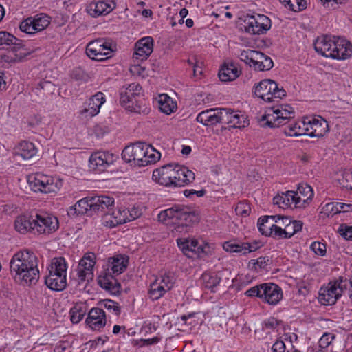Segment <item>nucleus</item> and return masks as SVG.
Listing matches in <instances>:
<instances>
[{
  "instance_id": "1",
  "label": "nucleus",
  "mask_w": 352,
  "mask_h": 352,
  "mask_svg": "<svg viewBox=\"0 0 352 352\" xmlns=\"http://www.w3.org/2000/svg\"><path fill=\"white\" fill-rule=\"evenodd\" d=\"M11 274L16 281L35 284L39 278L38 258L29 250L15 253L10 262Z\"/></svg>"
},
{
  "instance_id": "2",
  "label": "nucleus",
  "mask_w": 352,
  "mask_h": 352,
  "mask_svg": "<svg viewBox=\"0 0 352 352\" xmlns=\"http://www.w3.org/2000/svg\"><path fill=\"white\" fill-rule=\"evenodd\" d=\"M152 179L165 187H182L194 181L195 174L186 167L169 164L155 169Z\"/></svg>"
},
{
  "instance_id": "3",
  "label": "nucleus",
  "mask_w": 352,
  "mask_h": 352,
  "mask_svg": "<svg viewBox=\"0 0 352 352\" xmlns=\"http://www.w3.org/2000/svg\"><path fill=\"white\" fill-rule=\"evenodd\" d=\"M160 157L159 151L151 145L142 142L126 146L122 152V158L124 162H133L138 166L155 164Z\"/></svg>"
},
{
  "instance_id": "4",
  "label": "nucleus",
  "mask_w": 352,
  "mask_h": 352,
  "mask_svg": "<svg viewBox=\"0 0 352 352\" xmlns=\"http://www.w3.org/2000/svg\"><path fill=\"white\" fill-rule=\"evenodd\" d=\"M120 104L131 112L144 115L149 113L140 84L131 83L127 87L122 88L120 91Z\"/></svg>"
},
{
  "instance_id": "5",
  "label": "nucleus",
  "mask_w": 352,
  "mask_h": 352,
  "mask_svg": "<svg viewBox=\"0 0 352 352\" xmlns=\"http://www.w3.org/2000/svg\"><path fill=\"white\" fill-rule=\"evenodd\" d=\"M158 219L163 223L171 220L173 223L178 225L179 227H188L199 221L198 214L190 208L184 205H175L160 212Z\"/></svg>"
},
{
  "instance_id": "6",
  "label": "nucleus",
  "mask_w": 352,
  "mask_h": 352,
  "mask_svg": "<svg viewBox=\"0 0 352 352\" xmlns=\"http://www.w3.org/2000/svg\"><path fill=\"white\" fill-rule=\"evenodd\" d=\"M67 264L63 257L52 260L49 274L45 277V285L52 290L62 291L67 285Z\"/></svg>"
},
{
  "instance_id": "7",
  "label": "nucleus",
  "mask_w": 352,
  "mask_h": 352,
  "mask_svg": "<svg viewBox=\"0 0 352 352\" xmlns=\"http://www.w3.org/2000/svg\"><path fill=\"white\" fill-rule=\"evenodd\" d=\"M28 182L30 188L37 192H56L63 186V179L56 177L48 176L42 173L29 175Z\"/></svg>"
},
{
  "instance_id": "8",
  "label": "nucleus",
  "mask_w": 352,
  "mask_h": 352,
  "mask_svg": "<svg viewBox=\"0 0 352 352\" xmlns=\"http://www.w3.org/2000/svg\"><path fill=\"white\" fill-rule=\"evenodd\" d=\"M347 288V279L340 276L330 281L327 285L320 288L318 300L323 305H333L341 297L344 290Z\"/></svg>"
},
{
  "instance_id": "9",
  "label": "nucleus",
  "mask_w": 352,
  "mask_h": 352,
  "mask_svg": "<svg viewBox=\"0 0 352 352\" xmlns=\"http://www.w3.org/2000/svg\"><path fill=\"white\" fill-rule=\"evenodd\" d=\"M253 92L258 98L271 102L274 98L281 99L286 96V91L272 80L264 79L254 85Z\"/></svg>"
},
{
  "instance_id": "10",
  "label": "nucleus",
  "mask_w": 352,
  "mask_h": 352,
  "mask_svg": "<svg viewBox=\"0 0 352 352\" xmlns=\"http://www.w3.org/2000/svg\"><path fill=\"white\" fill-rule=\"evenodd\" d=\"M294 116V109L289 105H285L281 106L280 108L275 109L273 107L267 114L262 117L261 121H265L263 125L275 128L285 125Z\"/></svg>"
},
{
  "instance_id": "11",
  "label": "nucleus",
  "mask_w": 352,
  "mask_h": 352,
  "mask_svg": "<svg viewBox=\"0 0 352 352\" xmlns=\"http://www.w3.org/2000/svg\"><path fill=\"white\" fill-rule=\"evenodd\" d=\"M175 281V276L170 272L156 277L149 285L148 298L153 301L159 300L173 287Z\"/></svg>"
},
{
  "instance_id": "12",
  "label": "nucleus",
  "mask_w": 352,
  "mask_h": 352,
  "mask_svg": "<svg viewBox=\"0 0 352 352\" xmlns=\"http://www.w3.org/2000/svg\"><path fill=\"white\" fill-rule=\"evenodd\" d=\"M243 22L244 30L250 34H265L272 26L271 20L268 16L257 13L247 14Z\"/></svg>"
},
{
  "instance_id": "13",
  "label": "nucleus",
  "mask_w": 352,
  "mask_h": 352,
  "mask_svg": "<svg viewBox=\"0 0 352 352\" xmlns=\"http://www.w3.org/2000/svg\"><path fill=\"white\" fill-rule=\"evenodd\" d=\"M33 233L37 234H50L59 227L58 219L45 212H35Z\"/></svg>"
},
{
  "instance_id": "14",
  "label": "nucleus",
  "mask_w": 352,
  "mask_h": 352,
  "mask_svg": "<svg viewBox=\"0 0 352 352\" xmlns=\"http://www.w3.org/2000/svg\"><path fill=\"white\" fill-rule=\"evenodd\" d=\"M113 50L111 43L102 38L89 42L86 47V54L91 59L104 60L111 56Z\"/></svg>"
},
{
  "instance_id": "15",
  "label": "nucleus",
  "mask_w": 352,
  "mask_h": 352,
  "mask_svg": "<svg viewBox=\"0 0 352 352\" xmlns=\"http://www.w3.org/2000/svg\"><path fill=\"white\" fill-rule=\"evenodd\" d=\"M118 156L109 151H98L89 157V168L97 173L104 171L117 160Z\"/></svg>"
},
{
  "instance_id": "16",
  "label": "nucleus",
  "mask_w": 352,
  "mask_h": 352,
  "mask_svg": "<svg viewBox=\"0 0 352 352\" xmlns=\"http://www.w3.org/2000/svg\"><path fill=\"white\" fill-rule=\"evenodd\" d=\"M50 23V17L45 14L28 17L21 22L19 29L28 34H33L45 30Z\"/></svg>"
},
{
  "instance_id": "17",
  "label": "nucleus",
  "mask_w": 352,
  "mask_h": 352,
  "mask_svg": "<svg viewBox=\"0 0 352 352\" xmlns=\"http://www.w3.org/2000/svg\"><path fill=\"white\" fill-rule=\"evenodd\" d=\"M129 210H118L111 211V214H106L102 218V223L103 226L112 228L118 225L125 223L128 221H133L140 217V214H129Z\"/></svg>"
},
{
  "instance_id": "18",
  "label": "nucleus",
  "mask_w": 352,
  "mask_h": 352,
  "mask_svg": "<svg viewBox=\"0 0 352 352\" xmlns=\"http://www.w3.org/2000/svg\"><path fill=\"white\" fill-rule=\"evenodd\" d=\"M154 40L151 36L139 39L135 44L133 59L138 61L146 60L153 51Z\"/></svg>"
},
{
  "instance_id": "19",
  "label": "nucleus",
  "mask_w": 352,
  "mask_h": 352,
  "mask_svg": "<svg viewBox=\"0 0 352 352\" xmlns=\"http://www.w3.org/2000/svg\"><path fill=\"white\" fill-rule=\"evenodd\" d=\"M261 299L269 305H276L283 298V291L280 286L272 283H263Z\"/></svg>"
},
{
  "instance_id": "20",
  "label": "nucleus",
  "mask_w": 352,
  "mask_h": 352,
  "mask_svg": "<svg viewBox=\"0 0 352 352\" xmlns=\"http://www.w3.org/2000/svg\"><path fill=\"white\" fill-rule=\"evenodd\" d=\"M221 124H229L233 128H244L249 124L247 117L239 111L230 109L223 108Z\"/></svg>"
},
{
  "instance_id": "21",
  "label": "nucleus",
  "mask_w": 352,
  "mask_h": 352,
  "mask_svg": "<svg viewBox=\"0 0 352 352\" xmlns=\"http://www.w3.org/2000/svg\"><path fill=\"white\" fill-rule=\"evenodd\" d=\"M306 118L307 126L310 129L307 135L311 138H322L328 132V123L322 117H306Z\"/></svg>"
},
{
  "instance_id": "22",
  "label": "nucleus",
  "mask_w": 352,
  "mask_h": 352,
  "mask_svg": "<svg viewBox=\"0 0 352 352\" xmlns=\"http://www.w3.org/2000/svg\"><path fill=\"white\" fill-rule=\"evenodd\" d=\"M92 204V197L83 198L78 201L75 205L69 208L67 214L72 218L82 214L91 217L95 214Z\"/></svg>"
},
{
  "instance_id": "23",
  "label": "nucleus",
  "mask_w": 352,
  "mask_h": 352,
  "mask_svg": "<svg viewBox=\"0 0 352 352\" xmlns=\"http://www.w3.org/2000/svg\"><path fill=\"white\" fill-rule=\"evenodd\" d=\"M223 108L210 109L199 113L197 121L204 126H213L222 122Z\"/></svg>"
},
{
  "instance_id": "24",
  "label": "nucleus",
  "mask_w": 352,
  "mask_h": 352,
  "mask_svg": "<svg viewBox=\"0 0 352 352\" xmlns=\"http://www.w3.org/2000/svg\"><path fill=\"white\" fill-rule=\"evenodd\" d=\"M177 242L182 252L189 258L199 257L204 252V248L195 239H178Z\"/></svg>"
},
{
  "instance_id": "25",
  "label": "nucleus",
  "mask_w": 352,
  "mask_h": 352,
  "mask_svg": "<svg viewBox=\"0 0 352 352\" xmlns=\"http://www.w3.org/2000/svg\"><path fill=\"white\" fill-rule=\"evenodd\" d=\"M94 213L101 212L102 217L111 214L114 207V199L109 196L100 195L92 197Z\"/></svg>"
},
{
  "instance_id": "26",
  "label": "nucleus",
  "mask_w": 352,
  "mask_h": 352,
  "mask_svg": "<svg viewBox=\"0 0 352 352\" xmlns=\"http://www.w3.org/2000/svg\"><path fill=\"white\" fill-rule=\"evenodd\" d=\"M106 99L103 93L98 91L92 96L87 104V107L81 111V114L87 117L92 118L100 112L101 106L105 102Z\"/></svg>"
},
{
  "instance_id": "27",
  "label": "nucleus",
  "mask_w": 352,
  "mask_h": 352,
  "mask_svg": "<svg viewBox=\"0 0 352 352\" xmlns=\"http://www.w3.org/2000/svg\"><path fill=\"white\" fill-rule=\"evenodd\" d=\"M86 322L92 329L99 330L104 327L107 322L104 311L100 307L92 308L86 319Z\"/></svg>"
},
{
  "instance_id": "28",
  "label": "nucleus",
  "mask_w": 352,
  "mask_h": 352,
  "mask_svg": "<svg viewBox=\"0 0 352 352\" xmlns=\"http://www.w3.org/2000/svg\"><path fill=\"white\" fill-rule=\"evenodd\" d=\"M333 59L346 60L352 56V44L345 38L335 39Z\"/></svg>"
},
{
  "instance_id": "29",
  "label": "nucleus",
  "mask_w": 352,
  "mask_h": 352,
  "mask_svg": "<svg viewBox=\"0 0 352 352\" xmlns=\"http://www.w3.org/2000/svg\"><path fill=\"white\" fill-rule=\"evenodd\" d=\"M98 283L102 288L113 295H118L120 292L121 285L118 280L111 274L109 270L104 272L99 276Z\"/></svg>"
},
{
  "instance_id": "30",
  "label": "nucleus",
  "mask_w": 352,
  "mask_h": 352,
  "mask_svg": "<svg viewBox=\"0 0 352 352\" xmlns=\"http://www.w3.org/2000/svg\"><path fill=\"white\" fill-rule=\"evenodd\" d=\"M335 45V39L332 40L328 36H322L316 39L314 43L315 50L322 56L331 58L333 57V47Z\"/></svg>"
},
{
  "instance_id": "31",
  "label": "nucleus",
  "mask_w": 352,
  "mask_h": 352,
  "mask_svg": "<svg viewBox=\"0 0 352 352\" xmlns=\"http://www.w3.org/2000/svg\"><path fill=\"white\" fill-rule=\"evenodd\" d=\"M34 224V214H24L18 217L14 222L16 230L21 234L28 232L33 233V226Z\"/></svg>"
},
{
  "instance_id": "32",
  "label": "nucleus",
  "mask_w": 352,
  "mask_h": 352,
  "mask_svg": "<svg viewBox=\"0 0 352 352\" xmlns=\"http://www.w3.org/2000/svg\"><path fill=\"white\" fill-rule=\"evenodd\" d=\"M128 258L122 255H117L109 258L107 269L104 272H109L112 275H118L126 268Z\"/></svg>"
},
{
  "instance_id": "33",
  "label": "nucleus",
  "mask_w": 352,
  "mask_h": 352,
  "mask_svg": "<svg viewBox=\"0 0 352 352\" xmlns=\"http://www.w3.org/2000/svg\"><path fill=\"white\" fill-rule=\"evenodd\" d=\"M280 219V215L263 216L261 217L257 222V227L259 232L266 236H269L272 233V228L274 223H278L276 219Z\"/></svg>"
},
{
  "instance_id": "34",
  "label": "nucleus",
  "mask_w": 352,
  "mask_h": 352,
  "mask_svg": "<svg viewBox=\"0 0 352 352\" xmlns=\"http://www.w3.org/2000/svg\"><path fill=\"white\" fill-rule=\"evenodd\" d=\"M274 66V63L272 58L261 52H257L256 58L253 61V64L251 65V67H253L254 70L263 72L271 69Z\"/></svg>"
},
{
  "instance_id": "35",
  "label": "nucleus",
  "mask_w": 352,
  "mask_h": 352,
  "mask_svg": "<svg viewBox=\"0 0 352 352\" xmlns=\"http://www.w3.org/2000/svg\"><path fill=\"white\" fill-rule=\"evenodd\" d=\"M113 9V7H112L111 3L100 1L91 3L88 6L87 12L91 16L98 17L109 13Z\"/></svg>"
},
{
  "instance_id": "36",
  "label": "nucleus",
  "mask_w": 352,
  "mask_h": 352,
  "mask_svg": "<svg viewBox=\"0 0 352 352\" xmlns=\"http://www.w3.org/2000/svg\"><path fill=\"white\" fill-rule=\"evenodd\" d=\"M240 72L233 63L224 64L219 72V77L222 82H229L239 77Z\"/></svg>"
},
{
  "instance_id": "37",
  "label": "nucleus",
  "mask_w": 352,
  "mask_h": 352,
  "mask_svg": "<svg viewBox=\"0 0 352 352\" xmlns=\"http://www.w3.org/2000/svg\"><path fill=\"white\" fill-rule=\"evenodd\" d=\"M37 150L32 142L23 141L19 144L15 150L16 155L21 157L24 160H29L34 157Z\"/></svg>"
},
{
  "instance_id": "38",
  "label": "nucleus",
  "mask_w": 352,
  "mask_h": 352,
  "mask_svg": "<svg viewBox=\"0 0 352 352\" xmlns=\"http://www.w3.org/2000/svg\"><path fill=\"white\" fill-rule=\"evenodd\" d=\"M13 52V56L10 57V62L19 63L26 60V58L31 52L25 47L23 42L18 38L16 44L11 47Z\"/></svg>"
},
{
  "instance_id": "39",
  "label": "nucleus",
  "mask_w": 352,
  "mask_h": 352,
  "mask_svg": "<svg viewBox=\"0 0 352 352\" xmlns=\"http://www.w3.org/2000/svg\"><path fill=\"white\" fill-rule=\"evenodd\" d=\"M200 280L205 288L214 292V289L219 285L221 277L216 272H206L201 275Z\"/></svg>"
},
{
  "instance_id": "40",
  "label": "nucleus",
  "mask_w": 352,
  "mask_h": 352,
  "mask_svg": "<svg viewBox=\"0 0 352 352\" xmlns=\"http://www.w3.org/2000/svg\"><path fill=\"white\" fill-rule=\"evenodd\" d=\"M159 109L166 115L173 113L177 109V104L167 94H164L159 96Z\"/></svg>"
},
{
  "instance_id": "41",
  "label": "nucleus",
  "mask_w": 352,
  "mask_h": 352,
  "mask_svg": "<svg viewBox=\"0 0 352 352\" xmlns=\"http://www.w3.org/2000/svg\"><path fill=\"white\" fill-rule=\"evenodd\" d=\"M298 194V197H301V203L303 204L302 208L312 199L314 196V191L310 186L307 184H299L297 191L295 192Z\"/></svg>"
},
{
  "instance_id": "42",
  "label": "nucleus",
  "mask_w": 352,
  "mask_h": 352,
  "mask_svg": "<svg viewBox=\"0 0 352 352\" xmlns=\"http://www.w3.org/2000/svg\"><path fill=\"white\" fill-rule=\"evenodd\" d=\"M283 202L285 207L302 208L303 204L301 203V197H298L295 191H287L283 192Z\"/></svg>"
},
{
  "instance_id": "43",
  "label": "nucleus",
  "mask_w": 352,
  "mask_h": 352,
  "mask_svg": "<svg viewBox=\"0 0 352 352\" xmlns=\"http://www.w3.org/2000/svg\"><path fill=\"white\" fill-rule=\"evenodd\" d=\"M18 38L7 31H0V50H7L16 44Z\"/></svg>"
},
{
  "instance_id": "44",
  "label": "nucleus",
  "mask_w": 352,
  "mask_h": 352,
  "mask_svg": "<svg viewBox=\"0 0 352 352\" xmlns=\"http://www.w3.org/2000/svg\"><path fill=\"white\" fill-rule=\"evenodd\" d=\"M96 255L93 252L86 253L80 259L78 267L87 270V272H94V267L96 264Z\"/></svg>"
},
{
  "instance_id": "45",
  "label": "nucleus",
  "mask_w": 352,
  "mask_h": 352,
  "mask_svg": "<svg viewBox=\"0 0 352 352\" xmlns=\"http://www.w3.org/2000/svg\"><path fill=\"white\" fill-rule=\"evenodd\" d=\"M223 250L231 253H237L243 255L246 254V248L244 242L234 243L232 241H226L223 245Z\"/></svg>"
},
{
  "instance_id": "46",
  "label": "nucleus",
  "mask_w": 352,
  "mask_h": 352,
  "mask_svg": "<svg viewBox=\"0 0 352 352\" xmlns=\"http://www.w3.org/2000/svg\"><path fill=\"white\" fill-rule=\"evenodd\" d=\"M258 51L252 50H241L239 54V58L240 60L247 65H249L251 67V65L253 64V61L256 58V54Z\"/></svg>"
},
{
  "instance_id": "47",
  "label": "nucleus",
  "mask_w": 352,
  "mask_h": 352,
  "mask_svg": "<svg viewBox=\"0 0 352 352\" xmlns=\"http://www.w3.org/2000/svg\"><path fill=\"white\" fill-rule=\"evenodd\" d=\"M296 131L294 134H296V137L301 135H307L310 129L307 126V118H305L302 120L294 122Z\"/></svg>"
},
{
  "instance_id": "48",
  "label": "nucleus",
  "mask_w": 352,
  "mask_h": 352,
  "mask_svg": "<svg viewBox=\"0 0 352 352\" xmlns=\"http://www.w3.org/2000/svg\"><path fill=\"white\" fill-rule=\"evenodd\" d=\"M85 312L78 306L72 307L70 310V320L72 323H78L85 316Z\"/></svg>"
},
{
  "instance_id": "49",
  "label": "nucleus",
  "mask_w": 352,
  "mask_h": 352,
  "mask_svg": "<svg viewBox=\"0 0 352 352\" xmlns=\"http://www.w3.org/2000/svg\"><path fill=\"white\" fill-rule=\"evenodd\" d=\"M287 8L294 12H300L307 8L305 0H288Z\"/></svg>"
},
{
  "instance_id": "50",
  "label": "nucleus",
  "mask_w": 352,
  "mask_h": 352,
  "mask_svg": "<svg viewBox=\"0 0 352 352\" xmlns=\"http://www.w3.org/2000/svg\"><path fill=\"white\" fill-rule=\"evenodd\" d=\"M250 206L246 201H240L235 208V212L237 215L247 217L250 212Z\"/></svg>"
},
{
  "instance_id": "51",
  "label": "nucleus",
  "mask_w": 352,
  "mask_h": 352,
  "mask_svg": "<svg viewBox=\"0 0 352 352\" xmlns=\"http://www.w3.org/2000/svg\"><path fill=\"white\" fill-rule=\"evenodd\" d=\"M77 276L78 284L85 281L89 282L94 278V272H87L85 270L78 267L77 269Z\"/></svg>"
},
{
  "instance_id": "52",
  "label": "nucleus",
  "mask_w": 352,
  "mask_h": 352,
  "mask_svg": "<svg viewBox=\"0 0 352 352\" xmlns=\"http://www.w3.org/2000/svg\"><path fill=\"white\" fill-rule=\"evenodd\" d=\"M101 305H103L107 310L112 311L116 316H118L120 314V308L118 303L111 300H104L100 302Z\"/></svg>"
},
{
  "instance_id": "53",
  "label": "nucleus",
  "mask_w": 352,
  "mask_h": 352,
  "mask_svg": "<svg viewBox=\"0 0 352 352\" xmlns=\"http://www.w3.org/2000/svg\"><path fill=\"white\" fill-rule=\"evenodd\" d=\"M336 338V335L331 333H325L319 340V346L322 349L328 347Z\"/></svg>"
},
{
  "instance_id": "54",
  "label": "nucleus",
  "mask_w": 352,
  "mask_h": 352,
  "mask_svg": "<svg viewBox=\"0 0 352 352\" xmlns=\"http://www.w3.org/2000/svg\"><path fill=\"white\" fill-rule=\"evenodd\" d=\"M311 250L318 256H324L327 252L326 245L319 241H314L310 246Z\"/></svg>"
},
{
  "instance_id": "55",
  "label": "nucleus",
  "mask_w": 352,
  "mask_h": 352,
  "mask_svg": "<svg viewBox=\"0 0 352 352\" xmlns=\"http://www.w3.org/2000/svg\"><path fill=\"white\" fill-rule=\"evenodd\" d=\"M262 289L263 283L250 287V289L245 291V295L248 297H258L261 298L262 296Z\"/></svg>"
},
{
  "instance_id": "56",
  "label": "nucleus",
  "mask_w": 352,
  "mask_h": 352,
  "mask_svg": "<svg viewBox=\"0 0 352 352\" xmlns=\"http://www.w3.org/2000/svg\"><path fill=\"white\" fill-rule=\"evenodd\" d=\"M338 232L346 240H352V226L342 224L340 226Z\"/></svg>"
},
{
  "instance_id": "57",
  "label": "nucleus",
  "mask_w": 352,
  "mask_h": 352,
  "mask_svg": "<svg viewBox=\"0 0 352 352\" xmlns=\"http://www.w3.org/2000/svg\"><path fill=\"white\" fill-rule=\"evenodd\" d=\"M279 324L278 320L274 317H270L265 320L262 323L263 329H275Z\"/></svg>"
},
{
  "instance_id": "58",
  "label": "nucleus",
  "mask_w": 352,
  "mask_h": 352,
  "mask_svg": "<svg viewBox=\"0 0 352 352\" xmlns=\"http://www.w3.org/2000/svg\"><path fill=\"white\" fill-rule=\"evenodd\" d=\"M196 315V312H191L187 314L182 315L179 319L183 322L184 324L187 326H192L196 324V321L193 319Z\"/></svg>"
},
{
  "instance_id": "59",
  "label": "nucleus",
  "mask_w": 352,
  "mask_h": 352,
  "mask_svg": "<svg viewBox=\"0 0 352 352\" xmlns=\"http://www.w3.org/2000/svg\"><path fill=\"white\" fill-rule=\"evenodd\" d=\"M42 120V116L41 115L35 114L30 116L27 119V124L30 128L34 129L41 124Z\"/></svg>"
},
{
  "instance_id": "60",
  "label": "nucleus",
  "mask_w": 352,
  "mask_h": 352,
  "mask_svg": "<svg viewBox=\"0 0 352 352\" xmlns=\"http://www.w3.org/2000/svg\"><path fill=\"white\" fill-rule=\"evenodd\" d=\"M251 261L253 263L256 269L257 267L260 269H265L270 262V258L268 256H260L257 259L252 260Z\"/></svg>"
},
{
  "instance_id": "61",
  "label": "nucleus",
  "mask_w": 352,
  "mask_h": 352,
  "mask_svg": "<svg viewBox=\"0 0 352 352\" xmlns=\"http://www.w3.org/2000/svg\"><path fill=\"white\" fill-rule=\"evenodd\" d=\"M272 231V233L269 236H272L275 239H285V232L280 226H278L274 223Z\"/></svg>"
},
{
  "instance_id": "62",
  "label": "nucleus",
  "mask_w": 352,
  "mask_h": 352,
  "mask_svg": "<svg viewBox=\"0 0 352 352\" xmlns=\"http://www.w3.org/2000/svg\"><path fill=\"white\" fill-rule=\"evenodd\" d=\"M160 338L154 337L148 339H140L136 341V344L140 347L157 344L160 342Z\"/></svg>"
},
{
  "instance_id": "63",
  "label": "nucleus",
  "mask_w": 352,
  "mask_h": 352,
  "mask_svg": "<svg viewBox=\"0 0 352 352\" xmlns=\"http://www.w3.org/2000/svg\"><path fill=\"white\" fill-rule=\"evenodd\" d=\"M244 245L246 248L245 252L247 254L248 253L254 252V251L257 250L258 249H259L262 246V244L260 241H254L252 243L244 242Z\"/></svg>"
},
{
  "instance_id": "64",
  "label": "nucleus",
  "mask_w": 352,
  "mask_h": 352,
  "mask_svg": "<svg viewBox=\"0 0 352 352\" xmlns=\"http://www.w3.org/2000/svg\"><path fill=\"white\" fill-rule=\"evenodd\" d=\"M272 352H285V344L281 340H277L272 346Z\"/></svg>"
}]
</instances>
